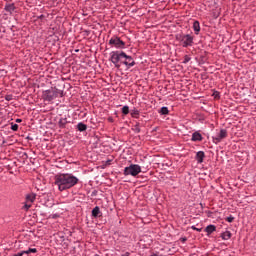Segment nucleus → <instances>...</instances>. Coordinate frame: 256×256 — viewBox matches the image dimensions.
I'll return each instance as SVG.
<instances>
[{"mask_svg": "<svg viewBox=\"0 0 256 256\" xmlns=\"http://www.w3.org/2000/svg\"><path fill=\"white\" fill-rule=\"evenodd\" d=\"M110 61L113 63L114 67L119 69L122 65H125L127 69H131V67H135V59L133 57L127 55L123 51H112L110 53Z\"/></svg>", "mask_w": 256, "mask_h": 256, "instance_id": "1", "label": "nucleus"}, {"mask_svg": "<svg viewBox=\"0 0 256 256\" xmlns=\"http://www.w3.org/2000/svg\"><path fill=\"white\" fill-rule=\"evenodd\" d=\"M55 185L58 186V191H67L71 187H75L79 183V178L73 174H58L55 176Z\"/></svg>", "mask_w": 256, "mask_h": 256, "instance_id": "2", "label": "nucleus"}, {"mask_svg": "<svg viewBox=\"0 0 256 256\" xmlns=\"http://www.w3.org/2000/svg\"><path fill=\"white\" fill-rule=\"evenodd\" d=\"M58 97H63V90H60L57 87H51L48 90H44L42 92V99L46 103H51Z\"/></svg>", "mask_w": 256, "mask_h": 256, "instance_id": "3", "label": "nucleus"}, {"mask_svg": "<svg viewBox=\"0 0 256 256\" xmlns=\"http://www.w3.org/2000/svg\"><path fill=\"white\" fill-rule=\"evenodd\" d=\"M139 173H141V166H139V164H131L130 166L124 168L125 176L131 175L132 177H137Z\"/></svg>", "mask_w": 256, "mask_h": 256, "instance_id": "4", "label": "nucleus"}, {"mask_svg": "<svg viewBox=\"0 0 256 256\" xmlns=\"http://www.w3.org/2000/svg\"><path fill=\"white\" fill-rule=\"evenodd\" d=\"M176 39L182 43V47H193V36L190 34L177 35Z\"/></svg>", "mask_w": 256, "mask_h": 256, "instance_id": "5", "label": "nucleus"}, {"mask_svg": "<svg viewBox=\"0 0 256 256\" xmlns=\"http://www.w3.org/2000/svg\"><path fill=\"white\" fill-rule=\"evenodd\" d=\"M109 45L115 49H125V42L117 36H114L109 40Z\"/></svg>", "mask_w": 256, "mask_h": 256, "instance_id": "6", "label": "nucleus"}, {"mask_svg": "<svg viewBox=\"0 0 256 256\" xmlns=\"http://www.w3.org/2000/svg\"><path fill=\"white\" fill-rule=\"evenodd\" d=\"M37 198L36 194H27L26 195V201L22 207V209H24V211H27L30 207L33 206V203H35V199Z\"/></svg>", "mask_w": 256, "mask_h": 256, "instance_id": "7", "label": "nucleus"}, {"mask_svg": "<svg viewBox=\"0 0 256 256\" xmlns=\"http://www.w3.org/2000/svg\"><path fill=\"white\" fill-rule=\"evenodd\" d=\"M227 137V130L221 129L218 134L212 137L214 143H221Z\"/></svg>", "mask_w": 256, "mask_h": 256, "instance_id": "8", "label": "nucleus"}, {"mask_svg": "<svg viewBox=\"0 0 256 256\" xmlns=\"http://www.w3.org/2000/svg\"><path fill=\"white\" fill-rule=\"evenodd\" d=\"M29 253H37V248H29L28 250H24V251L18 252L14 256L29 255Z\"/></svg>", "mask_w": 256, "mask_h": 256, "instance_id": "9", "label": "nucleus"}, {"mask_svg": "<svg viewBox=\"0 0 256 256\" xmlns=\"http://www.w3.org/2000/svg\"><path fill=\"white\" fill-rule=\"evenodd\" d=\"M5 11L7 12V13H10V14H13L14 12H15V4H13V3H11V4H6L5 5Z\"/></svg>", "mask_w": 256, "mask_h": 256, "instance_id": "10", "label": "nucleus"}, {"mask_svg": "<svg viewBox=\"0 0 256 256\" xmlns=\"http://www.w3.org/2000/svg\"><path fill=\"white\" fill-rule=\"evenodd\" d=\"M203 159H205V152L199 151L196 154V161L197 163H203Z\"/></svg>", "mask_w": 256, "mask_h": 256, "instance_id": "11", "label": "nucleus"}, {"mask_svg": "<svg viewBox=\"0 0 256 256\" xmlns=\"http://www.w3.org/2000/svg\"><path fill=\"white\" fill-rule=\"evenodd\" d=\"M191 141H203V136L199 132H194Z\"/></svg>", "mask_w": 256, "mask_h": 256, "instance_id": "12", "label": "nucleus"}, {"mask_svg": "<svg viewBox=\"0 0 256 256\" xmlns=\"http://www.w3.org/2000/svg\"><path fill=\"white\" fill-rule=\"evenodd\" d=\"M193 30L195 31V35H199V31H201V24H199V21H194Z\"/></svg>", "mask_w": 256, "mask_h": 256, "instance_id": "13", "label": "nucleus"}, {"mask_svg": "<svg viewBox=\"0 0 256 256\" xmlns=\"http://www.w3.org/2000/svg\"><path fill=\"white\" fill-rule=\"evenodd\" d=\"M140 111L137 108H133L130 112L131 117L134 119H139Z\"/></svg>", "mask_w": 256, "mask_h": 256, "instance_id": "14", "label": "nucleus"}, {"mask_svg": "<svg viewBox=\"0 0 256 256\" xmlns=\"http://www.w3.org/2000/svg\"><path fill=\"white\" fill-rule=\"evenodd\" d=\"M221 237L224 241H229V239H231V231L226 230L222 233Z\"/></svg>", "mask_w": 256, "mask_h": 256, "instance_id": "15", "label": "nucleus"}, {"mask_svg": "<svg viewBox=\"0 0 256 256\" xmlns=\"http://www.w3.org/2000/svg\"><path fill=\"white\" fill-rule=\"evenodd\" d=\"M99 215H101V210L99 206H96L92 210V217H98Z\"/></svg>", "mask_w": 256, "mask_h": 256, "instance_id": "16", "label": "nucleus"}, {"mask_svg": "<svg viewBox=\"0 0 256 256\" xmlns=\"http://www.w3.org/2000/svg\"><path fill=\"white\" fill-rule=\"evenodd\" d=\"M217 228L215 227V225H208L205 229L206 233H208L209 235H211V233H213Z\"/></svg>", "mask_w": 256, "mask_h": 256, "instance_id": "17", "label": "nucleus"}, {"mask_svg": "<svg viewBox=\"0 0 256 256\" xmlns=\"http://www.w3.org/2000/svg\"><path fill=\"white\" fill-rule=\"evenodd\" d=\"M78 131H87V125H85L83 122H79L77 125Z\"/></svg>", "mask_w": 256, "mask_h": 256, "instance_id": "18", "label": "nucleus"}, {"mask_svg": "<svg viewBox=\"0 0 256 256\" xmlns=\"http://www.w3.org/2000/svg\"><path fill=\"white\" fill-rule=\"evenodd\" d=\"M160 114H161V115H169V108L163 106V107L160 109Z\"/></svg>", "mask_w": 256, "mask_h": 256, "instance_id": "19", "label": "nucleus"}, {"mask_svg": "<svg viewBox=\"0 0 256 256\" xmlns=\"http://www.w3.org/2000/svg\"><path fill=\"white\" fill-rule=\"evenodd\" d=\"M58 123L59 127H65V125H67V119L61 118Z\"/></svg>", "mask_w": 256, "mask_h": 256, "instance_id": "20", "label": "nucleus"}, {"mask_svg": "<svg viewBox=\"0 0 256 256\" xmlns=\"http://www.w3.org/2000/svg\"><path fill=\"white\" fill-rule=\"evenodd\" d=\"M122 113L123 115H129V106L122 107Z\"/></svg>", "mask_w": 256, "mask_h": 256, "instance_id": "21", "label": "nucleus"}, {"mask_svg": "<svg viewBox=\"0 0 256 256\" xmlns=\"http://www.w3.org/2000/svg\"><path fill=\"white\" fill-rule=\"evenodd\" d=\"M189 61H191V58L189 57V55H185L182 63L186 65V63H189Z\"/></svg>", "mask_w": 256, "mask_h": 256, "instance_id": "22", "label": "nucleus"}, {"mask_svg": "<svg viewBox=\"0 0 256 256\" xmlns=\"http://www.w3.org/2000/svg\"><path fill=\"white\" fill-rule=\"evenodd\" d=\"M11 129H12V131H18L19 130V125L18 124H12Z\"/></svg>", "mask_w": 256, "mask_h": 256, "instance_id": "23", "label": "nucleus"}, {"mask_svg": "<svg viewBox=\"0 0 256 256\" xmlns=\"http://www.w3.org/2000/svg\"><path fill=\"white\" fill-rule=\"evenodd\" d=\"M226 221H228V223H233V221H235V217H233V216H228V217L226 218Z\"/></svg>", "mask_w": 256, "mask_h": 256, "instance_id": "24", "label": "nucleus"}, {"mask_svg": "<svg viewBox=\"0 0 256 256\" xmlns=\"http://www.w3.org/2000/svg\"><path fill=\"white\" fill-rule=\"evenodd\" d=\"M191 229H193V231H198V233H201V228H197L195 226H191Z\"/></svg>", "mask_w": 256, "mask_h": 256, "instance_id": "25", "label": "nucleus"}, {"mask_svg": "<svg viewBox=\"0 0 256 256\" xmlns=\"http://www.w3.org/2000/svg\"><path fill=\"white\" fill-rule=\"evenodd\" d=\"M135 131H136V133H140L141 129H139L138 125L135 126Z\"/></svg>", "mask_w": 256, "mask_h": 256, "instance_id": "26", "label": "nucleus"}, {"mask_svg": "<svg viewBox=\"0 0 256 256\" xmlns=\"http://www.w3.org/2000/svg\"><path fill=\"white\" fill-rule=\"evenodd\" d=\"M57 217H59V214H53V215L51 216L52 219H57Z\"/></svg>", "mask_w": 256, "mask_h": 256, "instance_id": "27", "label": "nucleus"}, {"mask_svg": "<svg viewBox=\"0 0 256 256\" xmlns=\"http://www.w3.org/2000/svg\"><path fill=\"white\" fill-rule=\"evenodd\" d=\"M129 255H131V253H129V252H125L124 254H122L121 256H129Z\"/></svg>", "mask_w": 256, "mask_h": 256, "instance_id": "28", "label": "nucleus"}, {"mask_svg": "<svg viewBox=\"0 0 256 256\" xmlns=\"http://www.w3.org/2000/svg\"><path fill=\"white\" fill-rule=\"evenodd\" d=\"M214 97H215V98L219 97V92H215V93H214Z\"/></svg>", "mask_w": 256, "mask_h": 256, "instance_id": "29", "label": "nucleus"}, {"mask_svg": "<svg viewBox=\"0 0 256 256\" xmlns=\"http://www.w3.org/2000/svg\"><path fill=\"white\" fill-rule=\"evenodd\" d=\"M21 121H22V120H21V119H19V118H18V119H16V123H21Z\"/></svg>", "mask_w": 256, "mask_h": 256, "instance_id": "30", "label": "nucleus"}, {"mask_svg": "<svg viewBox=\"0 0 256 256\" xmlns=\"http://www.w3.org/2000/svg\"><path fill=\"white\" fill-rule=\"evenodd\" d=\"M108 121H113V118H109Z\"/></svg>", "mask_w": 256, "mask_h": 256, "instance_id": "31", "label": "nucleus"}, {"mask_svg": "<svg viewBox=\"0 0 256 256\" xmlns=\"http://www.w3.org/2000/svg\"><path fill=\"white\" fill-rule=\"evenodd\" d=\"M123 61H126V59H123Z\"/></svg>", "mask_w": 256, "mask_h": 256, "instance_id": "32", "label": "nucleus"}]
</instances>
